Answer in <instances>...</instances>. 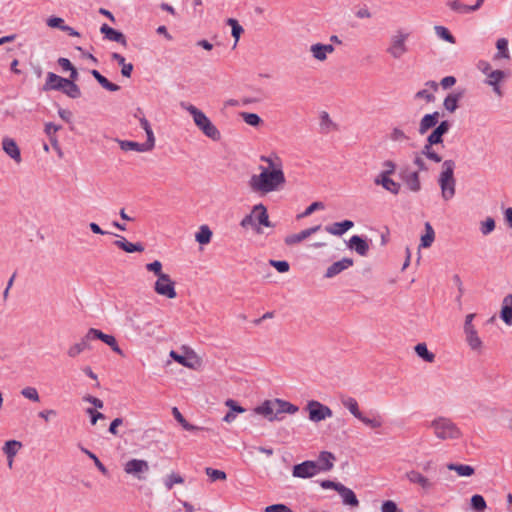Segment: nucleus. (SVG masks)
Here are the masks:
<instances>
[{
	"instance_id": "nucleus-1",
	"label": "nucleus",
	"mask_w": 512,
	"mask_h": 512,
	"mask_svg": "<svg viewBox=\"0 0 512 512\" xmlns=\"http://www.w3.org/2000/svg\"><path fill=\"white\" fill-rule=\"evenodd\" d=\"M260 173L253 174L248 182L250 189L254 193L266 195L271 192L279 191L286 183L283 169L269 170L264 166H259Z\"/></svg>"
},
{
	"instance_id": "nucleus-2",
	"label": "nucleus",
	"mask_w": 512,
	"mask_h": 512,
	"mask_svg": "<svg viewBox=\"0 0 512 512\" xmlns=\"http://www.w3.org/2000/svg\"><path fill=\"white\" fill-rule=\"evenodd\" d=\"M180 107L192 116L193 122L196 125V127L207 138L213 141H219L221 139L220 131L202 110L198 109L196 106L188 102H181Z\"/></svg>"
},
{
	"instance_id": "nucleus-3",
	"label": "nucleus",
	"mask_w": 512,
	"mask_h": 512,
	"mask_svg": "<svg viewBox=\"0 0 512 512\" xmlns=\"http://www.w3.org/2000/svg\"><path fill=\"white\" fill-rule=\"evenodd\" d=\"M430 428L440 440H456L461 437L459 427L450 418L439 416L431 421Z\"/></svg>"
},
{
	"instance_id": "nucleus-4",
	"label": "nucleus",
	"mask_w": 512,
	"mask_h": 512,
	"mask_svg": "<svg viewBox=\"0 0 512 512\" xmlns=\"http://www.w3.org/2000/svg\"><path fill=\"white\" fill-rule=\"evenodd\" d=\"M455 162L453 160H445L442 164V171L438 178L441 188V196L445 201L455 196L456 180L454 178Z\"/></svg>"
},
{
	"instance_id": "nucleus-5",
	"label": "nucleus",
	"mask_w": 512,
	"mask_h": 512,
	"mask_svg": "<svg viewBox=\"0 0 512 512\" xmlns=\"http://www.w3.org/2000/svg\"><path fill=\"white\" fill-rule=\"evenodd\" d=\"M409 37V33L402 30H397L394 35L390 38V44L387 48V53L394 59H400L404 54L408 52L406 41Z\"/></svg>"
},
{
	"instance_id": "nucleus-6",
	"label": "nucleus",
	"mask_w": 512,
	"mask_h": 512,
	"mask_svg": "<svg viewBox=\"0 0 512 512\" xmlns=\"http://www.w3.org/2000/svg\"><path fill=\"white\" fill-rule=\"evenodd\" d=\"M306 410L309 413V419L313 422H320L332 416V410L316 400L309 401Z\"/></svg>"
},
{
	"instance_id": "nucleus-7",
	"label": "nucleus",
	"mask_w": 512,
	"mask_h": 512,
	"mask_svg": "<svg viewBox=\"0 0 512 512\" xmlns=\"http://www.w3.org/2000/svg\"><path fill=\"white\" fill-rule=\"evenodd\" d=\"M150 467L146 460L142 459H131L127 461L124 465V471L126 474L133 476L134 478L142 481L145 480L146 474L149 471Z\"/></svg>"
},
{
	"instance_id": "nucleus-8",
	"label": "nucleus",
	"mask_w": 512,
	"mask_h": 512,
	"mask_svg": "<svg viewBox=\"0 0 512 512\" xmlns=\"http://www.w3.org/2000/svg\"><path fill=\"white\" fill-rule=\"evenodd\" d=\"M154 290L157 294L174 299L177 296L175 282L171 280L168 274H161L154 284Z\"/></svg>"
},
{
	"instance_id": "nucleus-9",
	"label": "nucleus",
	"mask_w": 512,
	"mask_h": 512,
	"mask_svg": "<svg viewBox=\"0 0 512 512\" xmlns=\"http://www.w3.org/2000/svg\"><path fill=\"white\" fill-rule=\"evenodd\" d=\"M277 403V399L266 400L254 408V413L262 415L269 421H281L283 417L279 416Z\"/></svg>"
},
{
	"instance_id": "nucleus-10",
	"label": "nucleus",
	"mask_w": 512,
	"mask_h": 512,
	"mask_svg": "<svg viewBox=\"0 0 512 512\" xmlns=\"http://www.w3.org/2000/svg\"><path fill=\"white\" fill-rule=\"evenodd\" d=\"M319 472L316 461L307 460L293 467L292 475L296 478H310Z\"/></svg>"
},
{
	"instance_id": "nucleus-11",
	"label": "nucleus",
	"mask_w": 512,
	"mask_h": 512,
	"mask_svg": "<svg viewBox=\"0 0 512 512\" xmlns=\"http://www.w3.org/2000/svg\"><path fill=\"white\" fill-rule=\"evenodd\" d=\"M399 176L410 191H420L421 183L418 171H411L408 167H404L401 168Z\"/></svg>"
},
{
	"instance_id": "nucleus-12",
	"label": "nucleus",
	"mask_w": 512,
	"mask_h": 512,
	"mask_svg": "<svg viewBox=\"0 0 512 512\" xmlns=\"http://www.w3.org/2000/svg\"><path fill=\"white\" fill-rule=\"evenodd\" d=\"M509 77V72L496 69L494 71H490L488 77L485 79V84L492 87L493 92L498 96L502 97L503 92L500 87V83Z\"/></svg>"
},
{
	"instance_id": "nucleus-13",
	"label": "nucleus",
	"mask_w": 512,
	"mask_h": 512,
	"mask_svg": "<svg viewBox=\"0 0 512 512\" xmlns=\"http://www.w3.org/2000/svg\"><path fill=\"white\" fill-rule=\"evenodd\" d=\"M2 149L15 163H21V151L14 139L4 137L2 139Z\"/></svg>"
},
{
	"instance_id": "nucleus-14",
	"label": "nucleus",
	"mask_w": 512,
	"mask_h": 512,
	"mask_svg": "<svg viewBox=\"0 0 512 512\" xmlns=\"http://www.w3.org/2000/svg\"><path fill=\"white\" fill-rule=\"evenodd\" d=\"M353 264H354V261L352 258H342L341 260L336 261L333 264H331L326 269L324 277L325 278H333V277L339 275L344 270L353 266Z\"/></svg>"
},
{
	"instance_id": "nucleus-15",
	"label": "nucleus",
	"mask_w": 512,
	"mask_h": 512,
	"mask_svg": "<svg viewBox=\"0 0 512 512\" xmlns=\"http://www.w3.org/2000/svg\"><path fill=\"white\" fill-rule=\"evenodd\" d=\"M117 142L123 151L133 150L137 152H148L151 151L155 146V143L149 142L148 140H146L145 143H138L129 140H117Z\"/></svg>"
},
{
	"instance_id": "nucleus-16",
	"label": "nucleus",
	"mask_w": 512,
	"mask_h": 512,
	"mask_svg": "<svg viewBox=\"0 0 512 512\" xmlns=\"http://www.w3.org/2000/svg\"><path fill=\"white\" fill-rule=\"evenodd\" d=\"M451 123L447 120L440 122L438 126L431 132L427 137L426 142L429 144H441L443 142V136L450 130Z\"/></svg>"
},
{
	"instance_id": "nucleus-17",
	"label": "nucleus",
	"mask_w": 512,
	"mask_h": 512,
	"mask_svg": "<svg viewBox=\"0 0 512 512\" xmlns=\"http://www.w3.org/2000/svg\"><path fill=\"white\" fill-rule=\"evenodd\" d=\"M391 175H385V174H379L374 179V183L376 185L382 186L386 191H389L390 193L397 195L400 192L401 185L391 179Z\"/></svg>"
},
{
	"instance_id": "nucleus-18",
	"label": "nucleus",
	"mask_w": 512,
	"mask_h": 512,
	"mask_svg": "<svg viewBox=\"0 0 512 512\" xmlns=\"http://www.w3.org/2000/svg\"><path fill=\"white\" fill-rule=\"evenodd\" d=\"M321 229V225H316L310 228H307L305 230H302L301 232L297 234L289 235L285 238V243L287 245H295L297 243H300L301 241L305 240L306 238L310 237L314 233L318 232Z\"/></svg>"
},
{
	"instance_id": "nucleus-19",
	"label": "nucleus",
	"mask_w": 512,
	"mask_h": 512,
	"mask_svg": "<svg viewBox=\"0 0 512 512\" xmlns=\"http://www.w3.org/2000/svg\"><path fill=\"white\" fill-rule=\"evenodd\" d=\"M114 235L117 236L119 239L114 241L113 244L127 253L143 252L145 249L143 244L140 242L131 243L128 242L126 238L123 236L117 234Z\"/></svg>"
},
{
	"instance_id": "nucleus-20",
	"label": "nucleus",
	"mask_w": 512,
	"mask_h": 512,
	"mask_svg": "<svg viewBox=\"0 0 512 512\" xmlns=\"http://www.w3.org/2000/svg\"><path fill=\"white\" fill-rule=\"evenodd\" d=\"M66 78H63L53 72L47 73L46 82L42 87V90L47 91H60L61 88H63V83L65 82Z\"/></svg>"
},
{
	"instance_id": "nucleus-21",
	"label": "nucleus",
	"mask_w": 512,
	"mask_h": 512,
	"mask_svg": "<svg viewBox=\"0 0 512 512\" xmlns=\"http://www.w3.org/2000/svg\"><path fill=\"white\" fill-rule=\"evenodd\" d=\"M100 32L102 34H104L105 38L110 41L117 42L123 46L127 45V40H126L125 35L122 32L109 27L107 24H103L100 27Z\"/></svg>"
},
{
	"instance_id": "nucleus-22",
	"label": "nucleus",
	"mask_w": 512,
	"mask_h": 512,
	"mask_svg": "<svg viewBox=\"0 0 512 512\" xmlns=\"http://www.w3.org/2000/svg\"><path fill=\"white\" fill-rule=\"evenodd\" d=\"M500 318L506 325L512 326V294H508L503 298Z\"/></svg>"
},
{
	"instance_id": "nucleus-23",
	"label": "nucleus",
	"mask_w": 512,
	"mask_h": 512,
	"mask_svg": "<svg viewBox=\"0 0 512 512\" xmlns=\"http://www.w3.org/2000/svg\"><path fill=\"white\" fill-rule=\"evenodd\" d=\"M310 52L315 59L324 61L329 53L334 52V47L331 44L316 43L310 47Z\"/></svg>"
},
{
	"instance_id": "nucleus-24",
	"label": "nucleus",
	"mask_w": 512,
	"mask_h": 512,
	"mask_svg": "<svg viewBox=\"0 0 512 512\" xmlns=\"http://www.w3.org/2000/svg\"><path fill=\"white\" fill-rule=\"evenodd\" d=\"M353 226L354 223L351 220H344L325 226V231L335 236H341Z\"/></svg>"
},
{
	"instance_id": "nucleus-25",
	"label": "nucleus",
	"mask_w": 512,
	"mask_h": 512,
	"mask_svg": "<svg viewBox=\"0 0 512 512\" xmlns=\"http://www.w3.org/2000/svg\"><path fill=\"white\" fill-rule=\"evenodd\" d=\"M406 478L413 484H418L424 490L432 488L433 484L430 480L416 470H411L406 473Z\"/></svg>"
},
{
	"instance_id": "nucleus-26",
	"label": "nucleus",
	"mask_w": 512,
	"mask_h": 512,
	"mask_svg": "<svg viewBox=\"0 0 512 512\" xmlns=\"http://www.w3.org/2000/svg\"><path fill=\"white\" fill-rule=\"evenodd\" d=\"M349 248L354 249L360 256H366L369 251V244L366 240L358 235L350 238L348 243Z\"/></svg>"
},
{
	"instance_id": "nucleus-27",
	"label": "nucleus",
	"mask_w": 512,
	"mask_h": 512,
	"mask_svg": "<svg viewBox=\"0 0 512 512\" xmlns=\"http://www.w3.org/2000/svg\"><path fill=\"white\" fill-rule=\"evenodd\" d=\"M439 120V113L433 112L431 114H426L420 121L419 124V133L424 135L429 129L435 127Z\"/></svg>"
},
{
	"instance_id": "nucleus-28",
	"label": "nucleus",
	"mask_w": 512,
	"mask_h": 512,
	"mask_svg": "<svg viewBox=\"0 0 512 512\" xmlns=\"http://www.w3.org/2000/svg\"><path fill=\"white\" fill-rule=\"evenodd\" d=\"M497 52L493 56V60L499 61L501 59L511 60L510 51L508 48V40L506 38H499L496 41Z\"/></svg>"
},
{
	"instance_id": "nucleus-29",
	"label": "nucleus",
	"mask_w": 512,
	"mask_h": 512,
	"mask_svg": "<svg viewBox=\"0 0 512 512\" xmlns=\"http://www.w3.org/2000/svg\"><path fill=\"white\" fill-rule=\"evenodd\" d=\"M335 456L328 451H322L319 454L318 461L316 462L319 471H330L334 466Z\"/></svg>"
},
{
	"instance_id": "nucleus-30",
	"label": "nucleus",
	"mask_w": 512,
	"mask_h": 512,
	"mask_svg": "<svg viewBox=\"0 0 512 512\" xmlns=\"http://www.w3.org/2000/svg\"><path fill=\"white\" fill-rule=\"evenodd\" d=\"M253 217L255 216L258 223L260 225L271 227V222L269 221V216L267 213V209L263 204H257L253 207L252 210Z\"/></svg>"
},
{
	"instance_id": "nucleus-31",
	"label": "nucleus",
	"mask_w": 512,
	"mask_h": 512,
	"mask_svg": "<svg viewBox=\"0 0 512 512\" xmlns=\"http://www.w3.org/2000/svg\"><path fill=\"white\" fill-rule=\"evenodd\" d=\"M338 493L342 497V501L345 505H349L351 507H357L359 505V501L355 495V493L350 489L341 485Z\"/></svg>"
},
{
	"instance_id": "nucleus-32",
	"label": "nucleus",
	"mask_w": 512,
	"mask_h": 512,
	"mask_svg": "<svg viewBox=\"0 0 512 512\" xmlns=\"http://www.w3.org/2000/svg\"><path fill=\"white\" fill-rule=\"evenodd\" d=\"M464 96V91H458L449 94L443 102L444 108L449 111L450 113H453L458 108V102L460 99H462Z\"/></svg>"
},
{
	"instance_id": "nucleus-33",
	"label": "nucleus",
	"mask_w": 512,
	"mask_h": 512,
	"mask_svg": "<svg viewBox=\"0 0 512 512\" xmlns=\"http://www.w3.org/2000/svg\"><path fill=\"white\" fill-rule=\"evenodd\" d=\"M89 340H86V334L81 338V340L73 345H71L67 350V355L71 358H75L80 355L84 350L89 349Z\"/></svg>"
},
{
	"instance_id": "nucleus-34",
	"label": "nucleus",
	"mask_w": 512,
	"mask_h": 512,
	"mask_svg": "<svg viewBox=\"0 0 512 512\" xmlns=\"http://www.w3.org/2000/svg\"><path fill=\"white\" fill-rule=\"evenodd\" d=\"M60 91L72 99H77L81 96L79 86L75 82L67 78L65 79V82L63 83V88H61Z\"/></svg>"
},
{
	"instance_id": "nucleus-35",
	"label": "nucleus",
	"mask_w": 512,
	"mask_h": 512,
	"mask_svg": "<svg viewBox=\"0 0 512 512\" xmlns=\"http://www.w3.org/2000/svg\"><path fill=\"white\" fill-rule=\"evenodd\" d=\"M342 405L357 419H362V413L359 410L358 402L353 397L341 398Z\"/></svg>"
},
{
	"instance_id": "nucleus-36",
	"label": "nucleus",
	"mask_w": 512,
	"mask_h": 512,
	"mask_svg": "<svg viewBox=\"0 0 512 512\" xmlns=\"http://www.w3.org/2000/svg\"><path fill=\"white\" fill-rule=\"evenodd\" d=\"M447 468L451 471H455L459 476H462V477L472 476L475 472V470L472 466L465 465V464L450 463L447 465Z\"/></svg>"
},
{
	"instance_id": "nucleus-37",
	"label": "nucleus",
	"mask_w": 512,
	"mask_h": 512,
	"mask_svg": "<svg viewBox=\"0 0 512 512\" xmlns=\"http://www.w3.org/2000/svg\"><path fill=\"white\" fill-rule=\"evenodd\" d=\"M435 239V232L433 227L429 222L425 223V234L421 237L420 246L423 248H428L432 245Z\"/></svg>"
},
{
	"instance_id": "nucleus-38",
	"label": "nucleus",
	"mask_w": 512,
	"mask_h": 512,
	"mask_svg": "<svg viewBox=\"0 0 512 512\" xmlns=\"http://www.w3.org/2000/svg\"><path fill=\"white\" fill-rule=\"evenodd\" d=\"M212 231L207 225H202L195 235V239L199 244L205 245L211 241Z\"/></svg>"
},
{
	"instance_id": "nucleus-39",
	"label": "nucleus",
	"mask_w": 512,
	"mask_h": 512,
	"mask_svg": "<svg viewBox=\"0 0 512 512\" xmlns=\"http://www.w3.org/2000/svg\"><path fill=\"white\" fill-rule=\"evenodd\" d=\"M415 352L416 354L422 358L424 361L432 363L435 360L434 353L430 352L427 349V346L425 343H419L415 346Z\"/></svg>"
},
{
	"instance_id": "nucleus-40",
	"label": "nucleus",
	"mask_w": 512,
	"mask_h": 512,
	"mask_svg": "<svg viewBox=\"0 0 512 512\" xmlns=\"http://www.w3.org/2000/svg\"><path fill=\"white\" fill-rule=\"evenodd\" d=\"M434 145L435 144H429L426 142L421 149L422 155L435 163H440L442 161V157L433 149Z\"/></svg>"
},
{
	"instance_id": "nucleus-41",
	"label": "nucleus",
	"mask_w": 512,
	"mask_h": 512,
	"mask_svg": "<svg viewBox=\"0 0 512 512\" xmlns=\"http://www.w3.org/2000/svg\"><path fill=\"white\" fill-rule=\"evenodd\" d=\"M172 414L174 416V418L177 420V422L182 426L183 429H185L186 431H196V430H200L201 428L197 427V426H194L192 424H190L184 417L183 415L180 413V411L178 410L177 407H174L172 409Z\"/></svg>"
},
{
	"instance_id": "nucleus-42",
	"label": "nucleus",
	"mask_w": 512,
	"mask_h": 512,
	"mask_svg": "<svg viewBox=\"0 0 512 512\" xmlns=\"http://www.w3.org/2000/svg\"><path fill=\"white\" fill-rule=\"evenodd\" d=\"M22 447V443L17 440H9L3 446V452L7 458H14L18 450Z\"/></svg>"
},
{
	"instance_id": "nucleus-43",
	"label": "nucleus",
	"mask_w": 512,
	"mask_h": 512,
	"mask_svg": "<svg viewBox=\"0 0 512 512\" xmlns=\"http://www.w3.org/2000/svg\"><path fill=\"white\" fill-rule=\"evenodd\" d=\"M277 402H278L277 406H278L279 416H281L284 413L295 414L299 410L298 406H296L288 401H285L282 399H277Z\"/></svg>"
},
{
	"instance_id": "nucleus-44",
	"label": "nucleus",
	"mask_w": 512,
	"mask_h": 512,
	"mask_svg": "<svg viewBox=\"0 0 512 512\" xmlns=\"http://www.w3.org/2000/svg\"><path fill=\"white\" fill-rule=\"evenodd\" d=\"M434 31H435V34L442 40L450 43V44H455L456 43V39L455 37L450 33V31L444 27V26H441V25H436L434 27Z\"/></svg>"
},
{
	"instance_id": "nucleus-45",
	"label": "nucleus",
	"mask_w": 512,
	"mask_h": 512,
	"mask_svg": "<svg viewBox=\"0 0 512 512\" xmlns=\"http://www.w3.org/2000/svg\"><path fill=\"white\" fill-rule=\"evenodd\" d=\"M470 505L476 512H483L487 507L484 497L480 494H475L471 497Z\"/></svg>"
},
{
	"instance_id": "nucleus-46",
	"label": "nucleus",
	"mask_w": 512,
	"mask_h": 512,
	"mask_svg": "<svg viewBox=\"0 0 512 512\" xmlns=\"http://www.w3.org/2000/svg\"><path fill=\"white\" fill-rule=\"evenodd\" d=\"M447 6L458 13L467 14L473 12L470 5H465L461 3L459 0H451L447 2Z\"/></svg>"
},
{
	"instance_id": "nucleus-47",
	"label": "nucleus",
	"mask_w": 512,
	"mask_h": 512,
	"mask_svg": "<svg viewBox=\"0 0 512 512\" xmlns=\"http://www.w3.org/2000/svg\"><path fill=\"white\" fill-rule=\"evenodd\" d=\"M389 138L391 141L398 142V143L408 141L410 139V137L404 132V130H402L399 127H394L391 130V132L389 134Z\"/></svg>"
},
{
	"instance_id": "nucleus-48",
	"label": "nucleus",
	"mask_w": 512,
	"mask_h": 512,
	"mask_svg": "<svg viewBox=\"0 0 512 512\" xmlns=\"http://www.w3.org/2000/svg\"><path fill=\"white\" fill-rule=\"evenodd\" d=\"M240 116L246 124L253 127H257L263 122L260 116L255 113L241 112Z\"/></svg>"
},
{
	"instance_id": "nucleus-49",
	"label": "nucleus",
	"mask_w": 512,
	"mask_h": 512,
	"mask_svg": "<svg viewBox=\"0 0 512 512\" xmlns=\"http://www.w3.org/2000/svg\"><path fill=\"white\" fill-rule=\"evenodd\" d=\"M465 336L466 341L472 350H479L482 347V341L478 336L477 330L474 332H470Z\"/></svg>"
},
{
	"instance_id": "nucleus-50",
	"label": "nucleus",
	"mask_w": 512,
	"mask_h": 512,
	"mask_svg": "<svg viewBox=\"0 0 512 512\" xmlns=\"http://www.w3.org/2000/svg\"><path fill=\"white\" fill-rule=\"evenodd\" d=\"M260 160L262 162L267 163L268 166L265 167L266 169H269V170H274L277 168L283 169L282 162L279 159V157H277V156L272 157V156H264L263 155L260 157Z\"/></svg>"
},
{
	"instance_id": "nucleus-51",
	"label": "nucleus",
	"mask_w": 512,
	"mask_h": 512,
	"mask_svg": "<svg viewBox=\"0 0 512 512\" xmlns=\"http://www.w3.org/2000/svg\"><path fill=\"white\" fill-rule=\"evenodd\" d=\"M170 357L175 360L177 363L181 364L182 366L184 367H187V368H194L195 367V363L191 361V359L189 357H186V356H183V355H180L178 354L176 351L172 350L170 352Z\"/></svg>"
},
{
	"instance_id": "nucleus-52",
	"label": "nucleus",
	"mask_w": 512,
	"mask_h": 512,
	"mask_svg": "<svg viewBox=\"0 0 512 512\" xmlns=\"http://www.w3.org/2000/svg\"><path fill=\"white\" fill-rule=\"evenodd\" d=\"M81 451L85 453L90 459H92V462H94L95 466L98 468V470L103 474L107 475L108 470L107 468L102 464V462L99 460V458L91 451L84 447H80Z\"/></svg>"
},
{
	"instance_id": "nucleus-53",
	"label": "nucleus",
	"mask_w": 512,
	"mask_h": 512,
	"mask_svg": "<svg viewBox=\"0 0 512 512\" xmlns=\"http://www.w3.org/2000/svg\"><path fill=\"white\" fill-rule=\"evenodd\" d=\"M20 393L23 397H25L26 399H29L33 402L40 401L39 393L35 387H31V386L25 387L21 390Z\"/></svg>"
},
{
	"instance_id": "nucleus-54",
	"label": "nucleus",
	"mask_w": 512,
	"mask_h": 512,
	"mask_svg": "<svg viewBox=\"0 0 512 512\" xmlns=\"http://www.w3.org/2000/svg\"><path fill=\"white\" fill-rule=\"evenodd\" d=\"M103 342L108 345L115 353L122 357L124 356L123 350L119 347L117 340L113 335L106 334Z\"/></svg>"
},
{
	"instance_id": "nucleus-55",
	"label": "nucleus",
	"mask_w": 512,
	"mask_h": 512,
	"mask_svg": "<svg viewBox=\"0 0 512 512\" xmlns=\"http://www.w3.org/2000/svg\"><path fill=\"white\" fill-rule=\"evenodd\" d=\"M227 24L232 28V36L235 38L236 44L240 38L241 33H243L244 30L242 26L238 23V21L233 18H229L227 20Z\"/></svg>"
},
{
	"instance_id": "nucleus-56",
	"label": "nucleus",
	"mask_w": 512,
	"mask_h": 512,
	"mask_svg": "<svg viewBox=\"0 0 512 512\" xmlns=\"http://www.w3.org/2000/svg\"><path fill=\"white\" fill-rule=\"evenodd\" d=\"M139 123H140V126L143 128V130L146 133L147 140L149 142L155 143V136H154V133L150 126L149 121L145 117H139Z\"/></svg>"
},
{
	"instance_id": "nucleus-57",
	"label": "nucleus",
	"mask_w": 512,
	"mask_h": 512,
	"mask_svg": "<svg viewBox=\"0 0 512 512\" xmlns=\"http://www.w3.org/2000/svg\"><path fill=\"white\" fill-rule=\"evenodd\" d=\"M363 424H365L366 426L372 428V429H376V428H379L382 426L383 424V421L381 419V417L379 415H377L376 417L374 418H368L366 416H364L362 414V419H359Z\"/></svg>"
},
{
	"instance_id": "nucleus-58",
	"label": "nucleus",
	"mask_w": 512,
	"mask_h": 512,
	"mask_svg": "<svg viewBox=\"0 0 512 512\" xmlns=\"http://www.w3.org/2000/svg\"><path fill=\"white\" fill-rule=\"evenodd\" d=\"M184 482V479L182 476L176 473H171L167 476L165 479V486L168 490L172 489L174 484H182Z\"/></svg>"
},
{
	"instance_id": "nucleus-59",
	"label": "nucleus",
	"mask_w": 512,
	"mask_h": 512,
	"mask_svg": "<svg viewBox=\"0 0 512 512\" xmlns=\"http://www.w3.org/2000/svg\"><path fill=\"white\" fill-rule=\"evenodd\" d=\"M205 472L210 477V479L212 481L225 480L226 479V473L224 471L207 467L205 469Z\"/></svg>"
},
{
	"instance_id": "nucleus-60",
	"label": "nucleus",
	"mask_w": 512,
	"mask_h": 512,
	"mask_svg": "<svg viewBox=\"0 0 512 512\" xmlns=\"http://www.w3.org/2000/svg\"><path fill=\"white\" fill-rule=\"evenodd\" d=\"M494 229H495V221L493 218L488 217V218H486L485 221L481 222L480 230L483 235L486 236V235L490 234Z\"/></svg>"
},
{
	"instance_id": "nucleus-61",
	"label": "nucleus",
	"mask_w": 512,
	"mask_h": 512,
	"mask_svg": "<svg viewBox=\"0 0 512 512\" xmlns=\"http://www.w3.org/2000/svg\"><path fill=\"white\" fill-rule=\"evenodd\" d=\"M106 334L96 328H90L86 333V340H101L104 341Z\"/></svg>"
},
{
	"instance_id": "nucleus-62",
	"label": "nucleus",
	"mask_w": 512,
	"mask_h": 512,
	"mask_svg": "<svg viewBox=\"0 0 512 512\" xmlns=\"http://www.w3.org/2000/svg\"><path fill=\"white\" fill-rule=\"evenodd\" d=\"M270 265L273 266L278 272L286 273L289 271L290 265L287 261L270 260Z\"/></svg>"
},
{
	"instance_id": "nucleus-63",
	"label": "nucleus",
	"mask_w": 512,
	"mask_h": 512,
	"mask_svg": "<svg viewBox=\"0 0 512 512\" xmlns=\"http://www.w3.org/2000/svg\"><path fill=\"white\" fill-rule=\"evenodd\" d=\"M381 512H402V510L398 508L394 501L387 500L383 502Z\"/></svg>"
},
{
	"instance_id": "nucleus-64",
	"label": "nucleus",
	"mask_w": 512,
	"mask_h": 512,
	"mask_svg": "<svg viewBox=\"0 0 512 512\" xmlns=\"http://www.w3.org/2000/svg\"><path fill=\"white\" fill-rule=\"evenodd\" d=\"M265 512H292L285 504H272L264 509Z\"/></svg>"
}]
</instances>
